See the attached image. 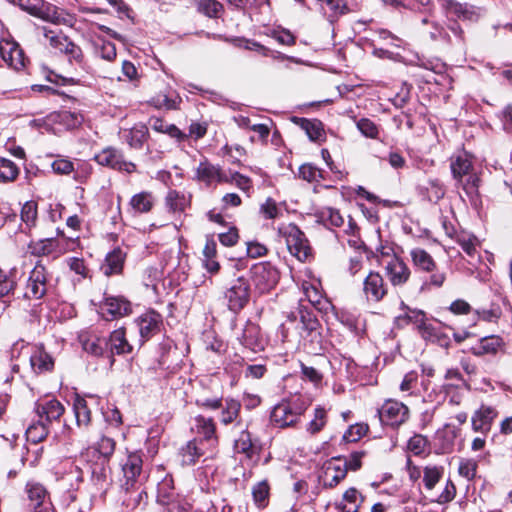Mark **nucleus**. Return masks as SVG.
I'll return each mask as SVG.
<instances>
[{"label": "nucleus", "mask_w": 512, "mask_h": 512, "mask_svg": "<svg viewBox=\"0 0 512 512\" xmlns=\"http://www.w3.org/2000/svg\"><path fill=\"white\" fill-rule=\"evenodd\" d=\"M101 309L104 314L110 315L111 319L127 316L132 312L131 303L122 296L106 297Z\"/></svg>", "instance_id": "aec40b11"}, {"label": "nucleus", "mask_w": 512, "mask_h": 512, "mask_svg": "<svg viewBox=\"0 0 512 512\" xmlns=\"http://www.w3.org/2000/svg\"><path fill=\"white\" fill-rule=\"evenodd\" d=\"M21 219L27 226H33L37 219V204L33 201L26 202L21 209Z\"/></svg>", "instance_id": "864d4df0"}, {"label": "nucleus", "mask_w": 512, "mask_h": 512, "mask_svg": "<svg viewBox=\"0 0 512 512\" xmlns=\"http://www.w3.org/2000/svg\"><path fill=\"white\" fill-rule=\"evenodd\" d=\"M440 6L450 18L472 19L475 15L473 6L462 4L455 0H439Z\"/></svg>", "instance_id": "4be33fe9"}, {"label": "nucleus", "mask_w": 512, "mask_h": 512, "mask_svg": "<svg viewBox=\"0 0 512 512\" xmlns=\"http://www.w3.org/2000/svg\"><path fill=\"white\" fill-rule=\"evenodd\" d=\"M51 168L56 174L69 175L74 171V164L67 158L58 157L52 162Z\"/></svg>", "instance_id": "5fc2aeb1"}, {"label": "nucleus", "mask_w": 512, "mask_h": 512, "mask_svg": "<svg viewBox=\"0 0 512 512\" xmlns=\"http://www.w3.org/2000/svg\"><path fill=\"white\" fill-rule=\"evenodd\" d=\"M107 342L108 355L111 358H113L114 355L130 354L133 351L132 345L126 338V331L124 328L112 331Z\"/></svg>", "instance_id": "6ab92c4d"}, {"label": "nucleus", "mask_w": 512, "mask_h": 512, "mask_svg": "<svg viewBox=\"0 0 512 512\" xmlns=\"http://www.w3.org/2000/svg\"><path fill=\"white\" fill-rule=\"evenodd\" d=\"M503 345V340L500 336L490 335L483 337L479 342L471 347L472 354L482 356L485 354H496L500 347Z\"/></svg>", "instance_id": "bb28decb"}, {"label": "nucleus", "mask_w": 512, "mask_h": 512, "mask_svg": "<svg viewBox=\"0 0 512 512\" xmlns=\"http://www.w3.org/2000/svg\"><path fill=\"white\" fill-rule=\"evenodd\" d=\"M48 424L40 420L31 424L26 430V437L32 443H39L48 435Z\"/></svg>", "instance_id": "37998d69"}, {"label": "nucleus", "mask_w": 512, "mask_h": 512, "mask_svg": "<svg viewBox=\"0 0 512 512\" xmlns=\"http://www.w3.org/2000/svg\"><path fill=\"white\" fill-rule=\"evenodd\" d=\"M428 197L431 201H439L445 195V189L438 179L429 180Z\"/></svg>", "instance_id": "052dcab7"}, {"label": "nucleus", "mask_w": 512, "mask_h": 512, "mask_svg": "<svg viewBox=\"0 0 512 512\" xmlns=\"http://www.w3.org/2000/svg\"><path fill=\"white\" fill-rule=\"evenodd\" d=\"M165 200L170 211L174 213L183 212L188 205V200L185 195L175 190L169 191Z\"/></svg>", "instance_id": "a18cd8bd"}, {"label": "nucleus", "mask_w": 512, "mask_h": 512, "mask_svg": "<svg viewBox=\"0 0 512 512\" xmlns=\"http://www.w3.org/2000/svg\"><path fill=\"white\" fill-rule=\"evenodd\" d=\"M35 411L39 419L47 424L59 421L65 412V407L57 399H47L35 404Z\"/></svg>", "instance_id": "dca6fc26"}, {"label": "nucleus", "mask_w": 512, "mask_h": 512, "mask_svg": "<svg viewBox=\"0 0 512 512\" xmlns=\"http://www.w3.org/2000/svg\"><path fill=\"white\" fill-rule=\"evenodd\" d=\"M109 461L105 458L96 460L90 465L92 479L97 483L105 482L109 472Z\"/></svg>", "instance_id": "49530a36"}, {"label": "nucleus", "mask_w": 512, "mask_h": 512, "mask_svg": "<svg viewBox=\"0 0 512 512\" xmlns=\"http://www.w3.org/2000/svg\"><path fill=\"white\" fill-rule=\"evenodd\" d=\"M198 11L210 18H218L224 12V6L217 0H197Z\"/></svg>", "instance_id": "4c0bfd02"}, {"label": "nucleus", "mask_w": 512, "mask_h": 512, "mask_svg": "<svg viewBox=\"0 0 512 512\" xmlns=\"http://www.w3.org/2000/svg\"><path fill=\"white\" fill-rule=\"evenodd\" d=\"M157 503L165 508V512H185L179 496L174 491L172 477H165L157 488Z\"/></svg>", "instance_id": "1a4fd4ad"}, {"label": "nucleus", "mask_w": 512, "mask_h": 512, "mask_svg": "<svg viewBox=\"0 0 512 512\" xmlns=\"http://www.w3.org/2000/svg\"><path fill=\"white\" fill-rule=\"evenodd\" d=\"M95 51L97 55L107 61H113L117 55L115 44L105 40L95 43Z\"/></svg>", "instance_id": "603ef678"}, {"label": "nucleus", "mask_w": 512, "mask_h": 512, "mask_svg": "<svg viewBox=\"0 0 512 512\" xmlns=\"http://www.w3.org/2000/svg\"><path fill=\"white\" fill-rule=\"evenodd\" d=\"M346 475V467L341 465V458H334L325 468L324 485L333 488L338 485Z\"/></svg>", "instance_id": "5701e85b"}, {"label": "nucleus", "mask_w": 512, "mask_h": 512, "mask_svg": "<svg viewBox=\"0 0 512 512\" xmlns=\"http://www.w3.org/2000/svg\"><path fill=\"white\" fill-rule=\"evenodd\" d=\"M278 233L285 238L287 248L291 255L299 261H306L311 255V248L305 234L293 223L282 224Z\"/></svg>", "instance_id": "7ed1b4c3"}, {"label": "nucleus", "mask_w": 512, "mask_h": 512, "mask_svg": "<svg viewBox=\"0 0 512 512\" xmlns=\"http://www.w3.org/2000/svg\"><path fill=\"white\" fill-rule=\"evenodd\" d=\"M30 365L37 374L49 372L54 367V360L44 347L37 346L30 356Z\"/></svg>", "instance_id": "b1692460"}, {"label": "nucleus", "mask_w": 512, "mask_h": 512, "mask_svg": "<svg viewBox=\"0 0 512 512\" xmlns=\"http://www.w3.org/2000/svg\"><path fill=\"white\" fill-rule=\"evenodd\" d=\"M450 168L453 178L462 186L467 196L471 200L477 198L480 178L477 173L474 172L469 156L463 154L452 158Z\"/></svg>", "instance_id": "f03ea898"}, {"label": "nucleus", "mask_w": 512, "mask_h": 512, "mask_svg": "<svg viewBox=\"0 0 512 512\" xmlns=\"http://www.w3.org/2000/svg\"><path fill=\"white\" fill-rule=\"evenodd\" d=\"M29 249L35 256H47L56 249V241L52 238L43 239L32 243Z\"/></svg>", "instance_id": "09e8293b"}, {"label": "nucleus", "mask_w": 512, "mask_h": 512, "mask_svg": "<svg viewBox=\"0 0 512 512\" xmlns=\"http://www.w3.org/2000/svg\"><path fill=\"white\" fill-rule=\"evenodd\" d=\"M19 175V168L17 165L6 158H0V182H12Z\"/></svg>", "instance_id": "c03bdc74"}, {"label": "nucleus", "mask_w": 512, "mask_h": 512, "mask_svg": "<svg viewBox=\"0 0 512 512\" xmlns=\"http://www.w3.org/2000/svg\"><path fill=\"white\" fill-rule=\"evenodd\" d=\"M365 455L363 451L352 452L348 458H341V465L346 467V471H356L361 467V459Z\"/></svg>", "instance_id": "13d9d810"}, {"label": "nucleus", "mask_w": 512, "mask_h": 512, "mask_svg": "<svg viewBox=\"0 0 512 512\" xmlns=\"http://www.w3.org/2000/svg\"><path fill=\"white\" fill-rule=\"evenodd\" d=\"M252 280L256 288L261 292L272 289L278 282V271L269 263H259L251 269Z\"/></svg>", "instance_id": "ddd939ff"}, {"label": "nucleus", "mask_w": 512, "mask_h": 512, "mask_svg": "<svg viewBox=\"0 0 512 512\" xmlns=\"http://www.w3.org/2000/svg\"><path fill=\"white\" fill-rule=\"evenodd\" d=\"M477 314L484 321L496 322L501 317L502 311L499 306L492 305L489 309L478 310Z\"/></svg>", "instance_id": "e2e57ef3"}, {"label": "nucleus", "mask_w": 512, "mask_h": 512, "mask_svg": "<svg viewBox=\"0 0 512 512\" xmlns=\"http://www.w3.org/2000/svg\"><path fill=\"white\" fill-rule=\"evenodd\" d=\"M458 244L462 250L469 256L473 257L476 254V238L473 236L462 235L457 239Z\"/></svg>", "instance_id": "0e129e2a"}, {"label": "nucleus", "mask_w": 512, "mask_h": 512, "mask_svg": "<svg viewBox=\"0 0 512 512\" xmlns=\"http://www.w3.org/2000/svg\"><path fill=\"white\" fill-rule=\"evenodd\" d=\"M303 411L304 409L295 408L290 402H281L274 406L270 420L276 427L286 428L296 424Z\"/></svg>", "instance_id": "f8f14e48"}, {"label": "nucleus", "mask_w": 512, "mask_h": 512, "mask_svg": "<svg viewBox=\"0 0 512 512\" xmlns=\"http://www.w3.org/2000/svg\"><path fill=\"white\" fill-rule=\"evenodd\" d=\"M40 30L49 47L57 53H60L65 46V42L70 40L61 30L50 29L46 26L40 27Z\"/></svg>", "instance_id": "c756f323"}, {"label": "nucleus", "mask_w": 512, "mask_h": 512, "mask_svg": "<svg viewBox=\"0 0 512 512\" xmlns=\"http://www.w3.org/2000/svg\"><path fill=\"white\" fill-rule=\"evenodd\" d=\"M49 286V273L47 268L38 261L30 271L26 282L24 297L30 300H39L45 296Z\"/></svg>", "instance_id": "20e7f679"}, {"label": "nucleus", "mask_w": 512, "mask_h": 512, "mask_svg": "<svg viewBox=\"0 0 512 512\" xmlns=\"http://www.w3.org/2000/svg\"><path fill=\"white\" fill-rule=\"evenodd\" d=\"M320 220L332 227H340L344 223V219L340 212L331 207H324L318 214Z\"/></svg>", "instance_id": "de8ad7c7"}, {"label": "nucleus", "mask_w": 512, "mask_h": 512, "mask_svg": "<svg viewBox=\"0 0 512 512\" xmlns=\"http://www.w3.org/2000/svg\"><path fill=\"white\" fill-rule=\"evenodd\" d=\"M429 273H430V277L428 280H426L423 283L422 289H425L430 286H433L436 288L442 287L446 280L445 272L438 270V268L436 267L434 271H430Z\"/></svg>", "instance_id": "680f3d73"}, {"label": "nucleus", "mask_w": 512, "mask_h": 512, "mask_svg": "<svg viewBox=\"0 0 512 512\" xmlns=\"http://www.w3.org/2000/svg\"><path fill=\"white\" fill-rule=\"evenodd\" d=\"M234 448L238 453H243L251 458L255 452L251 434L247 430L241 431L239 437L235 440Z\"/></svg>", "instance_id": "a19ab883"}, {"label": "nucleus", "mask_w": 512, "mask_h": 512, "mask_svg": "<svg viewBox=\"0 0 512 512\" xmlns=\"http://www.w3.org/2000/svg\"><path fill=\"white\" fill-rule=\"evenodd\" d=\"M73 410L78 427H88L91 422V411L86 400L77 395L73 402Z\"/></svg>", "instance_id": "72a5a7b5"}, {"label": "nucleus", "mask_w": 512, "mask_h": 512, "mask_svg": "<svg viewBox=\"0 0 512 512\" xmlns=\"http://www.w3.org/2000/svg\"><path fill=\"white\" fill-rule=\"evenodd\" d=\"M414 266L424 272L434 271L436 263L432 256L422 248H414L410 251Z\"/></svg>", "instance_id": "7c9ffc66"}, {"label": "nucleus", "mask_w": 512, "mask_h": 512, "mask_svg": "<svg viewBox=\"0 0 512 512\" xmlns=\"http://www.w3.org/2000/svg\"><path fill=\"white\" fill-rule=\"evenodd\" d=\"M142 465L143 460L140 452H130L126 461L122 464L124 481L121 486L127 493L136 489L138 478L142 472Z\"/></svg>", "instance_id": "9d476101"}, {"label": "nucleus", "mask_w": 512, "mask_h": 512, "mask_svg": "<svg viewBox=\"0 0 512 512\" xmlns=\"http://www.w3.org/2000/svg\"><path fill=\"white\" fill-rule=\"evenodd\" d=\"M123 263L124 254L120 249H115L106 256L104 263L101 265V271L106 276L119 274L122 271Z\"/></svg>", "instance_id": "cd10ccee"}, {"label": "nucleus", "mask_w": 512, "mask_h": 512, "mask_svg": "<svg viewBox=\"0 0 512 512\" xmlns=\"http://www.w3.org/2000/svg\"><path fill=\"white\" fill-rule=\"evenodd\" d=\"M327 415L326 411L322 407H317L314 412V418L309 422L307 426V431L314 435L320 432L323 427L326 425Z\"/></svg>", "instance_id": "8fccbe9b"}, {"label": "nucleus", "mask_w": 512, "mask_h": 512, "mask_svg": "<svg viewBox=\"0 0 512 512\" xmlns=\"http://www.w3.org/2000/svg\"><path fill=\"white\" fill-rule=\"evenodd\" d=\"M221 422L225 425L232 423L234 420L237 419L241 404L239 401L234 399H226L225 400V406L221 407Z\"/></svg>", "instance_id": "ea45409f"}, {"label": "nucleus", "mask_w": 512, "mask_h": 512, "mask_svg": "<svg viewBox=\"0 0 512 512\" xmlns=\"http://www.w3.org/2000/svg\"><path fill=\"white\" fill-rule=\"evenodd\" d=\"M497 416L498 411L495 407L482 404L471 418L472 429L475 432L487 434L491 430L492 423Z\"/></svg>", "instance_id": "2eb2a0df"}, {"label": "nucleus", "mask_w": 512, "mask_h": 512, "mask_svg": "<svg viewBox=\"0 0 512 512\" xmlns=\"http://www.w3.org/2000/svg\"><path fill=\"white\" fill-rule=\"evenodd\" d=\"M195 179L199 182H203L207 186L214 182L226 180L221 168L217 165H213L208 160L199 163L196 169Z\"/></svg>", "instance_id": "412c9836"}, {"label": "nucleus", "mask_w": 512, "mask_h": 512, "mask_svg": "<svg viewBox=\"0 0 512 512\" xmlns=\"http://www.w3.org/2000/svg\"><path fill=\"white\" fill-rule=\"evenodd\" d=\"M356 126L361 134L367 138L377 139L379 136V128L369 118H361L356 122Z\"/></svg>", "instance_id": "3c124183"}, {"label": "nucleus", "mask_w": 512, "mask_h": 512, "mask_svg": "<svg viewBox=\"0 0 512 512\" xmlns=\"http://www.w3.org/2000/svg\"><path fill=\"white\" fill-rule=\"evenodd\" d=\"M107 346V339L96 335L82 340L83 349L93 356H103L105 353H108Z\"/></svg>", "instance_id": "f704fd0d"}, {"label": "nucleus", "mask_w": 512, "mask_h": 512, "mask_svg": "<svg viewBox=\"0 0 512 512\" xmlns=\"http://www.w3.org/2000/svg\"><path fill=\"white\" fill-rule=\"evenodd\" d=\"M385 273L393 286L404 285L410 278V269L406 263L393 256L385 266Z\"/></svg>", "instance_id": "f3484780"}, {"label": "nucleus", "mask_w": 512, "mask_h": 512, "mask_svg": "<svg viewBox=\"0 0 512 512\" xmlns=\"http://www.w3.org/2000/svg\"><path fill=\"white\" fill-rule=\"evenodd\" d=\"M24 494L30 512L53 506L48 489L35 479L26 482Z\"/></svg>", "instance_id": "39448f33"}, {"label": "nucleus", "mask_w": 512, "mask_h": 512, "mask_svg": "<svg viewBox=\"0 0 512 512\" xmlns=\"http://www.w3.org/2000/svg\"><path fill=\"white\" fill-rule=\"evenodd\" d=\"M142 343L158 334L163 327V317L155 310H147L135 319Z\"/></svg>", "instance_id": "9b49d317"}, {"label": "nucleus", "mask_w": 512, "mask_h": 512, "mask_svg": "<svg viewBox=\"0 0 512 512\" xmlns=\"http://www.w3.org/2000/svg\"><path fill=\"white\" fill-rule=\"evenodd\" d=\"M17 4L23 11L43 21L68 27L75 25L76 18L74 15L45 0H17Z\"/></svg>", "instance_id": "f257e3e1"}, {"label": "nucleus", "mask_w": 512, "mask_h": 512, "mask_svg": "<svg viewBox=\"0 0 512 512\" xmlns=\"http://www.w3.org/2000/svg\"><path fill=\"white\" fill-rule=\"evenodd\" d=\"M363 291L368 300L380 301L387 294L383 277L378 272L371 271L364 279Z\"/></svg>", "instance_id": "a211bd4d"}, {"label": "nucleus", "mask_w": 512, "mask_h": 512, "mask_svg": "<svg viewBox=\"0 0 512 512\" xmlns=\"http://www.w3.org/2000/svg\"><path fill=\"white\" fill-rule=\"evenodd\" d=\"M115 447L116 443L114 439L107 436H102L94 447L87 450L86 456L88 457L90 453H92L93 457L99 459L105 458V460L109 461L114 454Z\"/></svg>", "instance_id": "c85d7f7f"}, {"label": "nucleus", "mask_w": 512, "mask_h": 512, "mask_svg": "<svg viewBox=\"0 0 512 512\" xmlns=\"http://www.w3.org/2000/svg\"><path fill=\"white\" fill-rule=\"evenodd\" d=\"M293 122L305 131L311 141L321 140L325 136L323 124L320 120L294 117Z\"/></svg>", "instance_id": "a878e982"}, {"label": "nucleus", "mask_w": 512, "mask_h": 512, "mask_svg": "<svg viewBox=\"0 0 512 512\" xmlns=\"http://www.w3.org/2000/svg\"><path fill=\"white\" fill-rule=\"evenodd\" d=\"M260 212L263 214L265 219H275L281 213L277 203L272 198L266 199L260 207Z\"/></svg>", "instance_id": "4d7b16f0"}, {"label": "nucleus", "mask_w": 512, "mask_h": 512, "mask_svg": "<svg viewBox=\"0 0 512 512\" xmlns=\"http://www.w3.org/2000/svg\"><path fill=\"white\" fill-rule=\"evenodd\" d=\"M153 196L149 192L135 194L130 200V207L135 213H147L153 207Z\"/></svg>", "instance_id": "e433bc0d"}, {"label": "nucleus", "mask_w": 512, "mask_h": 512, "mask_svg": "<svg viewBox=\"0 0 512 512\" xmlns=\"http://www.w3.org/2000/svg\"><path fill=\"white\" fill-rule=\"evenodd\" d=\"M379 418L383 424L399 426L409 417L408 407L394 399L386 400L378 410Z\"/></svg>", "instance_id": "6e6552de"}, {"label": "nucleus", "mask_w": 512, "mask_h": 512, "mask_svg": "<svg viewBox=\"0 0 512 512\" xmlns=\"http://www.w3.org/2000/svg\"><path fill=\"white\" fill-rule=\"evenodd\" d=\"M203 440L193 439L180 449L181 464L185 466L194 465L204 454Z\"/></svg>", "instance_id": "393cba45"}, {"label": "nucleus", "mask_w": 512, "mask_h": 512, "mask_svg": "<svg viewBox=\"0 0 512 512\" xmlns=\"http://www.w3.org/2000/svg\"><path fill=\"white\" fill-rule=\"evenodd\" d=\"M59 54L64 55L70 63H76L78 65L84 63L85 56L83 50L71 39L65 42V46Z\"/></svg>", "instance_id": "58836bf2"}, {"label": "nucleus", "mask_w": 512, "mask_h": 512, "mask_svg": "<svg viewBox=\"0 0 512 512\" xmlns=\"http://www.w3.org/2000/svg\"><path fill=\"white\" fill-rule=\"evenodd\" d=\"M149 137L146 125L138 124L131 128L125 135L126 142L133 149H141Z\"/></svg>", "instance_id": "2f4dec72"}, {"label": "nucleus", "mask_w": 512, "mask_h": 512, "mask_svg": "<svg viewBox=\"0 0 512 512\" xmlns=\"http://www.w3.org/2000/svg\"><path fill=\"white\" fill-rule=\"evenodd\" d=\"M299 177L308 182L318 181L321 176V170L312 164H303L299 167Z\"/></svg>", "instance_id": "6e6d98bb"}, {"label": "nucleus", "mask_w": 512, "mask_h": 512, "mask_svg": "<svg viewBox=\"0 0 512 512\" xmlns=\"http://www.w3.org/2000/svg\"><path fill=\"white\" fill-rule=\"evenodd\" d=\"M301 372L307 380L311 381L315 385H318L322 382L323 375L322 373L312 366H307L305 364H301Z\"/></svg>", "instance_id": "69168bd1"}, {"label": "nucleus", "mask_w": 512, "mask_h": 512, "mask_svg": "<svg viewBox=\"0 0 512 512\" xmlns=\"http://www.w3.org/2000/svg\"><path fill=\"white\" fill-rule=\"evenodd\" d=\"M94 160L101 166H105L117 171H124L128 174L136 172V165L133 162L126 161L121 151L107 147L94 156Z\"/></svg>", "instance_id": "423d86ee"}, {"label": "nucleus", "mask_w": 512, "mask_h": 512, "mask_svg": "<svg viewBox=\"0 0 512 512\" xmlns=\"http://www.w3.org/2000/svg\"><path fill=\"white\" fill-rule=\"evenodd\" d=\"M195 427L197 433L203 436V442L215 441V424L212 418H206L204 416L195 417Z\"/></svg>", "instance_id": "c9c22d12"}, {"label": "nucleus", "mask_w": 512, "mask_h": 512, "mask_svg": "<svg viewBox=\"0 0 512 512\" xmlns=\"http://www.w3.org/2000/svg\"><path fill=\"white\" fill-rule=\"evenodd\" d=\"M253 498L258 505H264L269 495V485L267 481H261L253 487Z\"/></svg>", "instance_id": "bf43d9fd"}, {"label": "nucleus", "mask_w": 512, "mask_h": 512, "mask_svg": "<svg viewBox=\"0 0 512 512\" xmlns=\"http://www.w3.org/2000/svg\"><path fill=\"white\" fill-rule=\"evenodd\" d=\"M366 430L367 428H365L363 425H352L344 433L343 439L346 442H356L366 433Z\"/></svg>", "instance_id": "338daca9"}, {"label": "nucleus", "mask_w": 512, "mask_h": 512, "mask_svg": "<svg viewBox=\"0 0 512 512\" xmlns=\"http://www.w3.org/2000/svg\"><path fill=\"white\" fill-rule=\"evenodd\" d=\"M363 498L356 488H349L345 491L342 501L337 508L342 512H358Z\"/></svg>", "instance_id": "473e14b6"}, {"label": "nucleus", "mask_w": 512, "mask_h": 512, "mask_svg": "<svg viewBox=\"0 0 512 512\" xmlns=\"http://www.w3.org/2000/svg\"><path fill=\"white\" fill-rule=\"evenodd\" d=\"M228 308L233 312L242 310L250 299V285L248 280L239 277L232 282L225 293Z\"/></svg>", "instance_id": "0eeeda50"}, {"label": "nucleus", "mask_w": 512, "mask_h": 512, "mask_svg": "<svg viewBox=\"0 0 512 512\" xmlns=\"http://www.w3.org/2000/svg\"><path fill=\"white\" fill-rule=\"evenodd\" d=\"M444 473L441 466H426L423 470V482L427 490H432L440 481Z\"/></svg>", "instance_id": "79ce46f5"}, {"label": "nucleus", "mask_w": 512, "mask_h": 512, "mask_svg": "<svg viewBox=\"0 0 512 512\" xmlns=\"http://www.w3.org/2000/svg\"><path fill=\"white\" fill-rule=\"evenodd\" d=\"M0 56L11 68L20 70L25 67L26 58L23 50L14 40L0 38Z\"/></svg>", "instance_id": "4468645a"}, {"label": "nucleus", "mask_w": 512, "mask_h": 512, "mask_svg": "<svg viewBox=\"0 0 512 512\" xmlns=\"http://www.w3.org/2000/svg\"><path fill=\"white\" fill-rule=\"evenodd\" d=\"M456 495V488L452 481L448 480L446 485L441 492V494L437 497L436 501L439 504H444L452 501Z\"/></svg>", "instance_id": "774afa93"}]
</instances>
